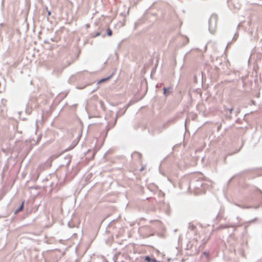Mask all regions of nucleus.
Here are the masks:
<instances>
[{
    "mask_svg": "<svg viewBox=\"0 0 262 262\" xmlns=\"http://www.w3.org/2000/svg\"><path fill=\"white\" fill-rule=\"evenodd\" d=\"M185 182L188 184V189L194 191L196 194L204 193L208 185L205 183L201 177H194L190 181Z\"/></svg>",
    "mask_w": 262,
    "mask_h": 262,
    "instance_id": "f257e3e1",
    "label": "nucleus"
},
{
    "mask_svg": "<svg viewBox=\"0 0 262 262\" xmlns=\"http://www.w3.org/2000/svg\"><path fill=\"white\" fill-rule=\"evenodd\" d=\"M217 20V15L215 14H212L209 19L208 30L211 34H213L215 32Z\"/></svg>",
    "mask_w": 262,
    "mask_h": 262,
    "instance_id": "f03ea898",
    "label": "nucleus"
},
{
    "mask_svg": "<svg viewBox=\"0 0 262 262\" xmlns=\"http://www.w3.org/2000/svg\"><path fill=\"white\" fill-rule=\"evenodd\" d=\"M227 4L230 9L233 11L238 10L241 8L239 1H227Z\"/></svg>",
    "mask_w": 262,
    "mask_h": 262,
    "instance_id": "7ed1b4c3",
    "label": "nucleus"
},
{
    "mask_svg": "<svg viewBox=\"0 0 262 262\" xmlns=\"http://www.w3.org/2000/svg\"><path fill=\"white\" fill-rule=\"evenodd\" d=\"M170 122V121H168L166 123L163 124L161 127H159L157 128L151 129L150 130H149L148 132L152 136H154L156 134H159L162 132L163 129H164L165 128L166 125Z\"/></svg>",
    "mask_w": 262,
    "mask_h": 262,
    "instance_id": "20e7f679",
    "label": "nucleus"
},
{
    "mask_svg": "<svg viewBox=\"0 0 262 262\" xmlns=\"http://www.w3.org/2000/svg\"><path fill=\"white\" fill-rule=\"evenodd\" d=\"M215 68L221 73L225 72L226 69H228L227 63L226 61L219 62V64L215 65Z\"/></svg>",
    "mask_w": 262,
    "mask_h": 262,
    "instance_id": "39448f33",
    "label": "nucleus"
},
{
    "mask_svg": "<svg viewBox=\"0 0 262 262\" xmlns=\"http://www.w3.org/2000/svg\"><path fill=\"white\" fill-rule=\"evenodd\" d=\"M132 158L137 161L140 162L142 158V154L139 152L134 151L132 154Z\"/></svg>",
    "mask_w": 262,
    "mask_h": 262,
    "instance_id": "423d86ee",
    "label": "nucleus"
},
{
    "mask_svg": "<svg viewBox=\"0 0 262 262\" xmlns=\"http://www.w3.org/2000/svg\"><path fill=\"white\" fill-rule=\"evenodd\" d=\"M163 90V94L166 97L172 93L173 89L171 86H169L168 88L164 87Z\"/></svg>",
    "mask_w": 262,
    "mask_h": 262,
    "instance_id": "0eeeda50",
    "label": "nucleus"
},
{
    "mask_svg": "<svg viewBox=\"0 0 262 262\" xmlns=\"http://www.w3.org/2000/svg\"><path fill=\"white\" fill-rule=\"evenodd\" d=\"M237 226V225L229 224V223L225 224V225L222 224V225H220L216 228V229L219 230V229H226V228H231V227H234Z\"/></svg>",
    "mask_w": 262,
    "mask_h": 262,
    "instance_id": "6e6552de",
    "label": "nucleus"
},
{
    "mask_svg": "<svg viewBox=\"0 0 262 262\" xmlns=\"http://www.w3.org/2000/svg\"><path fill=\"white\" fill-rule=\"evenodd\" d=\"M188 229L189 231H192L194 235L196 234V226L192 224L191 223H189L188 225Z\"/></svg>",
    "mask_w": 262,
    "mask_h": 262,
    "instance_id": "1a4fd4ad",
    "label": "nucleus"
},
{
    "mask_svg": "<svg viewBox=\"0 0 262 262\" xmlns=\"http://www.w3.org/2000/svg\"><path fill=\"white\" fill-rule=\"evenodd\" d=\"M77 143L78 141L77 140H74L73 142L71 143V144L67 148L65 149V151H68L73 149L76 146Z\"/></svg>",
    "mask_w": 262,
    "mask_h": 262,
    "instance_id": "9d476101",
    "label": "nucleus"
},
{
    "mask_svg": "<svg viewBox=\"0 0 262 262\" xmlns=\"http://www.w3.org/2000/svg\"><path fill=\"white\" fill-rule=\"evenodd\" d=\"M25 201H23L19 207L14 211V214H17L18 212L22 211L24 208Z\"/></svg>",
    "mask_w": 262,
    "mask_h": 262,
    "instance_id": "9b49d317",
    "label": "nucleus"
},
{
    "mask_svg": "<svg viewBox=\"0 0 262 262\" xmlns=\"http://www.w3.org/2000/svg\"><path fill=\"white\" fill-rule=\"evenodd\" d=\"M64 164L67 167H68L71 161V157L70 156H66L64 159Z\"/></svg>",
    "mask_w": 262,
    "mask_h": 262,
    "instance_id": "f8f14e48",
    "label": "nucleus"
},
{
    "mask_svg": "<svg viewBox=\"0 0 262 262\" xmlns=\"http://www.w3.org/2000/svg\"><path fill=\"white\" fill-rule=\"evenodd\" d=\"M113 74H114V73H112L107 77L101 79L100 81H99V82L98 83H101L102 82H104V81H106L109 80L110 78H111L112 77Z\"/></svg>",
    "mask_w": 262,
    "mask_h": 262,
    "instance_id": "ddd939ff",
    "label": "nucleus"
},
{
    "mask_svg": "<svg viewBox=\"0 0 262 262\" xmlns=\"http://www.w3.org/2000/svg\"><path fill=\"white\" fill-rule=\"evenodd\" d=\"M145 260L147 262H155V261H156V259L152 258L149 256H146L145 257Z\"/></svg>",
    "mask_w": 262,
    "mask_h": 262,
    "instance_id": "4468645a",
    "label": "nucleus"
},
{
    "mask_svg": "<svg viewBox=\"0 0 262 262\" xmlns=\"http://www.w3.org/2000/svg\"><path fill=\"white\" fill-rule=\"evenodd\" d=\"M223 213L222 212L221 210H220L216 217V219L218 220L219 221H220L223 218Z\"/></svg>",
    "mask_w": 262,
    "mask_h": 262,
    "instance_id": "2eb2a0df",
    "label": "nucleus"
},
{
    "mask_svg": "<svg viewBox=\"0 0 262 262\" xmlns=\"http://www.w3.org/2000/svg\"><path fill=\"white\" fill-rule=\"evenodd\" d=\"M106 34L108 36H111L112 35V31L110 28L106 29Z\"/></svg>",
    "mask_w": 262,
    "mask_h": 262,
    "instance_id": "dca6fc26",
    "label": "nucleus"
},
{
    "mask_svg": "<svg viewBox=\"0 0 262 262\" xmlns=\"http://www.w3.org/2000/svg\"><path fill=\"white\" fill-rule=\"evenodd\" d=\"M57 183H54L53 182H52L50 184V187H51L50 191H52V189L57 185Z\"/></svg>",
    "mask_w": 262,
    "mask_h": 262,
    "instance_id": "f3484780",
    "label": "nucleus"
},
{
    "mask_svg": "<svg viewBox=\"0 0 262 262\" xmlns=\"http://www.w3.org/2000/svg\"><path fill=\"white\" fill-rule=\"evenodd\" d=\"M203 254L205 255L207 259H208L209 257V252L205 251L203 252Z\"/></svg>",
    "mask_w": 262,
    "mask_h": 262,
    "instance_id": "a211bd4d",
    "label": "nucleus"
},
{
    "mask_svg": "<svg viewBox=\"0 0 262 262\" xmlns=\"http://www.w3.org/2000/svg\"><path fill=\"white\" fill-rule=\"evenodd\" d=\"M209 237H205L204 239H202V244H205L207 241H208L209 239Z\"/></svg>",
    "mask_w": 262,
    "mask_h": 262,
    "instance_id": "6ab92c4d",
    "label": "nucleus"
},
{
    "mask_svg": "<svg viewBox=\"0 0 262 262\" xmlns=\"http://www.w3.org/2000/svg\"><path fill=\"white\" fill-rule=\"evenodd\" d=\"M236 205L238 206L239 207L242 208H251V206H242L241 205Z\"/></svg>",
    "mask_w": 262,
    "mask_h": 262,
    "instance_id": "aec40b11",
    "label": "nucleus"
},
{
    "mask_svg": "<svg viewBox=\"0 0 262 262\" xmlns=\"http://www.w3.org/2000/svg\"><path fill=\"white\" fill-rule=\"evenodd\" d=\"M46 10L48 12V16H50L51 14V11L48 10V8L47 7H46Z\"/></svg>",
    "mask_w": 262,
    "mask_h": 262,
    "instance_id": "412c9836",
    "label": "nucleus"
},
{
    "mask_svg": "<svg viewBox=\"0 0 262 262\" xmlns=\"http://www.w3.org/2000/svg\"><path fill=\"white\" fill-rule=\"evenodd\" d=\"M257 220V218H255L253 220H251L250 221H249L248 222H247V223H248V224H251L253 222H254L255 221H256Z\"/></svg>",
    "mask_w": 262,
    "mask_h": 262,
    "instance_id": "4be33fe9",
    "label": "nucleus"
},
{
    "mask_svg": "<svg viewBox=\"0 0 262 262\" xmlns=\"http://www.w3.org/2000/svg\"><path fill=\"white\" fill-rule=\"evenodd\" d=\"M233 154H228L226 156H225L224 158V163H226V158L227 157V156H231Z\"/></svg>",
    "mask_w": 262,
    "mask_h": 262,
    "instance_id": "5701e85b",
    "label": "nucleus"
},
{
    "mask_svg": "<svg viewBox=\"0 0 262 262\" xmlns=\"http://www.w3.org/2000/svg\"><path fill=\"white\" fill-rule=\"evenodd\" d=\"M237 36H238L237 33H235L234 34V36L233 38V39L236 40L237 37Z\"/></svg>",
    "mask_w": 262,
    "mask_h": 262,
    "instance_id": "b1692460",
    "label": "nucleus"
},
{
    "mask_svg": "<svg viewBox=\"0 0 262 262\" xmlns=\"http://www.w3.org/2000/svg\"><path fill=\"white\" fill-rule=\"evenodd\" d=\"M234 178H235V176H233V177H232L231 178H230V179L228 180V184L230 183L231 182V181H232V180Z\"/></svg>",
    "mask_w": 262,
    "mask_h": 262,
    "instance_id": "393cba45",
    "label": "nucleus"
},
{
    "mask_svg": "<svg viewBox=\"0 0 262 262\" xmlns=\"http://www.w3.org/2000/svg\"><path fill=\"white\" fill-rule=\"evenodd\" d=\"M100 35V32H97L96 33V34L94 35V37H97V36H98Z\"/></svg>",
    "mask_w": 262,
    "mask_h": 262,
    "instance_id": "a878e982",
    "label": "nucleus"
},
{
    "mask_svg": "<svg viewBox=\"0 0 262 262\" xmlns=\"http://www.w3.org/2000/svg\"><path fill=\"white\" fill-rule=\"evenodd\" d=\"M221 126H222V124H220L218 126V127H217V131H219V130H220V129H221Z\"/></svg>",
    "mask_w": 262,
    "mask_h": 262,
    "instance_id": "bb28decb",
    "label": "nucleus"
},
{
    "mask_svg": "<svg viewBox=\"0 0 262 262\" xmlns=\"http://www.w3.org/2000/svg\"><path fill=\"white\" fill-rule=\"evenodd\" d=\"M44 43L49 44V43H50V42L49 41V40L47 39V40H44Z\"/></svg>",
    "mask_w": 262,
    "mask_h": 262,
    "instance_id": "cd10ccee",
    "label": "nucleus"
},
{
    "mask_svg": "<svg viewBox=\"0 0 262 262\" xmlns=\"http://www.w3.org/2000/svg\"><path fill=\"white\" fill-rule=\"evenodd\" d=\"M145 168V166H143L141 167V168L140 169V171H143Z\"/></svg>",
    "mask_w": 262,
    "mask_h": 262,
    "instance_id": "c85d7f7f",
    "label": "nucleus"
},
{
    "mask_svg": "<svg viewBox=\"0 0 262 262\" xmlns=\"http://www.w3.org/2000/svg\"><path fill=\"white\" fill-rule=\"evenodd\" d=\"M229 111L230 114H231L233 111V108H230L229 110Z\"/></svg>",
    "mask_w": 262,
    "mask_h": 262,
    "instance_id": "c756f323",
    "label": "nucleus"
},
{
    "mask_svg": "<svg viewBox=\"0 0 262 262\" xmlns=\"http://www.w3.org/2000/svg\"><path fill=\"white\" fill-rule=\"evenodd\" d=\"M241 148H242V147H241L239 149H238V150H236V151L234 152V154L238 152L240 150V149H241Z\"/></svg>",
    "mask_w": 262,
    "mask_h": 262,
    "instance_id": "7c9ffc66",
    "label": "nucleus"
},
{
    "mask_svg": "<svg viewBox=\"0 0 262 262\" xmlns=\"http://www.w3.org/2000/svg\"><path fill=\"white\" fill-rule=\"evenodd\" d=\"M68 226H69V227H70V228H72V226H71V225H70V223H68Z\"/></svg>",
    "mask_w": 262,
    "mask_h": 262,
    "instance_id": "2f4dec72",
    "label": "nucleus"
},
{
    "mask_svg": "<svg viewBox=\"0 0 262 262\" xmlns=\"http://www.w3.org/2000/svg\"><path fill=\"white\" fill-rule=\"evenodd\" d=\"M236 219H237V220H241V218H240L239 216H237V217H236Z\"/></svg>",
    "mask_w": 262,
    "mask_h": 262,
    "instance_id": "473e14b6",
    "label": "nucleus"
},
{
    "mask_svg": "<svg viewBox=\"0 0 262 262\" xmlns=\"http://www.w3.org/2000/svg\"><path fill=\"white\" fill-rule=\"evenodd\" d=\"M50 40H51V41H54V40H53V39L52 38H51Z\"/></svg>",
    "mask_w": 262,
    "mask_h": 262,
    "instance_id": "72a5a7b5",
    "label": "nucleus"
},
{
    "mask_svg": "<svg viewBox=\"0 0 262 262\" xmlns=\"http://www.w3.org/2000/svg\"><path fill=\"white\" fill-rule=\"evenodd\" d=\"M155 262H161V261H157V260L156 259V261H155Z\"/></svg>",
    "mask_w": 262,
    "mask_h": 262,
    "instance_id": "f704fd0d",
    "label": "nucleus"
},
{
    "mask_svg": "<svg viewBox=\"0 0 262 262\" xmlns=\"http://www.w3.org/2000/svg\"><path fill=\"white\" fill-rule=\"evenodd\" d=\"M129 12V8L128 9V10H127V13H128Z\"/></svg>",
    "mask_w": 262,
    "mask_h": 262,
    "instance_id": "c9c22d12",
    "label": "nucleus"
},
{
    "mask_svg": "<svg viewBox=\"0 0 262 262\" xmlns=\"http://www.w3.org/2000/svg\"><path fill=\"white\" fill-rule=\"evenodd\" d=\"M135 28H136V24H135Z\"/></svg>",
    "mask_w": 262,
    "mask_h": 262,
    "instance_id": "e433bc0d",
    "label": "nucleus"
},
{
    "mask_svg": "<svg viewBox=\"0 0 262 262\" xmlns=\"http://www.w3.org/2000/svg\"><path fill=\"white\" fill-rule=\"evenodd\" d=\"M2 199V196H0V200Z\"/></svg>",
    "mask_w": 262,
    "mask_h": 262,
    "instance_id": "4c0bfd02",
    "label": "nucleus"
}]
</instances>
